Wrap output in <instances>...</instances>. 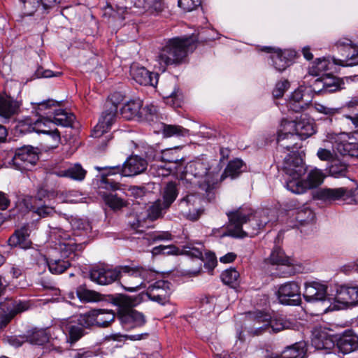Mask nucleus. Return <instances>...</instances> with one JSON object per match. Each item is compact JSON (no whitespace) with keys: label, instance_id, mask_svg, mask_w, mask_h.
<instances>
[{"label":"nucleus","instance_id":"nucleus-49","mask_svg":"<svg viewBox=\"0 0 358 358\" xmlns=\"http://www.w3.org/2000/svg\"><path fill=\"white\" fill-rule=\"evenodd\" d=\"M353 289L351 287L341 286L336 291L334 300L341 304L352 303L351 295H353Z\"/></svg>","mask_w":358,"mask_h":358},{"label":"nucleus","instance_id":"nucleus-20","mask_svg":"<svg viewBox=\"0 0 358 358\" xmlns=\"http://www.w3.org/2000/svg\"><path fill=\"white\" fill-rule=\"evenodd\" d=\"M285 127L284 123L281 122L278 133V148L281 151L285 150L291 151L292 154L296 153L295 150L301 147V140L292 131L285 130Z\"/></svg>","mask_w":358,"mask_h":358},{"label":"nucleus","instance_id":"nucleus-52","mask_svg":"<svg viewBox=\"0 0 358 358\" xmlns=\"http://www.w3.org/2000/svg\"><path fill=\"white\" fill-rule=\"evenodd\" d=\"M105 203L113 210H119L127 205V202L116 194H103Z\"/></svg>","mask_w":358,"mask_h":358},{"label":"nucleus","instance_id":"nucleus-11","mask_svg":"<svg viewBox=\"0 0 358 358\" xmlns=\"http://www.w3.org/2000/svg\"><path fill=\"white\" fill-rule=\"evenodd\" d=\"M118 282L127 291L135 292L142 287L139 267L118 266Z\"/></svg>","mask_w":358,"mask_h":358},{"label":"nucleus","instance_id":"nucleus-42","mask_svg":"<svg viewBox=\"0 0 358 358\" xmlns=\"http://www.w3.org/2000/svg\"><path fill=\"white\" fill-rule=\"evenodd\" d=\"M168 209L161 199H157L148 208L147 218L150 221L162 218Z\"/></svg>","mask_w":358,"mask_h":358},{"label":"nucleus","instance_id":"nucleus-34","mask_svg":"<svg viewBox=\"0 0 358 358\" xmlns=\"http://www.w3.org/2000/svg\"><path fill=\"white\" fill-rule=\"evenodd\" d=\"M53 173L59 177H66L81 181L85 178L87 171L80 164H75L67 169L54 171Z\"/></svg>","mask_w":358,"mask_h":358},{"label":"nucleus","instance_id":"nucleus-17","mask_svg":"<svg viewBox=\"0 0 358 358\" xmlns=\"http://www.w3.org/2000/svg\"><path fill=\"white\" fill-rule=\"evenodd\" d=\"M277 295L280 303L284 305L296 306L301 303L300 287L296 282H289L280 285Z\"/></svg>","mask_w":358,"mask_h":358},{"label":"nucleus","instance_id":"nucleus-18","mask_svg":"<svg viewBox=\"0 0 358 358\" xmlns=\"http://www.w3.org/2000/svg\"><path fill=\"white\" fill-rule=\"evenodd\" d=\"M269 315L262 311L248 313L249 324H246L248 334L252 336H260L269 331Z\"/></svg>","mask_w":358,"mask_h":358},{"label":"nucleus","instance_id":"nucleus-7","mask_svg":"<svg viewBox=\"0 0 358 358\" xmlns=\"http://www.w3.org/2000/svg\"><path fill=\"white\" fill-rule=\"evenodd\" d=\"M29 301L6 298L0 303V330L3 329L17 314L31 308Z\"/></svg>","mask_w":358,"mask_h":358},{"label":"nucleus","instance_id":"nucleus-39","mask_svg":"<svg viewBox=\"0 0 358 358\" xmlns=\"http://www.w3.org/2000/svg\"><path fill=\"white\" fill-rule=\"evenodd\" d=\"M141 106V100H131L121 108V115L126 120H131L139 114Z\"/></svg>","mask_w":358,"mask_h":358},{"label":"nucleus","instance_id":"nucleus-12","mask_svg":"<svg viewBox=\"0 0 358 358\" xmlns=\"http://www.w3.org/2000/svg\"><path fill=\"white\" fill-rule=\"evenodd\" d=\"M324 177L322 171L315 169L310 171L306 180L287 181L286 187L293 193L302 194L308 189L318 187L323 182Z\"/></svg>","mask_w":358,"mask_h":358},{"label":"nucleus","instance_id":"nucleus-53","mask_svg":"<svg viewBox=\"0 0 358 358\" xmlns=\"http://www.w3.org/2000/svg\"><path fill=\"white\" fill-rule=\"evenodd\" d=\"M240 277L239 273L234 268H230L224 271L221 274L222 281L229 285L237 284Z\"/></svg>","mask_w":358,"mask_h":358},{"label":"nucleus","instance_id":"nucleus-4","mask_svg":"<svg viewBox=\"0 0 358 358\" xmlns=\"http://www.w3.org/2000/svg\"><path fill=\"white\" fill-rule=\"evenodd\" d=\"M114 302L120 307L117 317L125 329L129 330L145 324L146 321L144 315L131 308L141 302L139 296L120 294L114 299Z\"/></svg>","mask_w":358,"mask_h":358},{"label":"nucleus","instance_id":"nucleus-50","mask_svg":"<svg viewBox=\"0 0 358 358\" xmlns=\"http://www.w3.org/2000/svg\"><path fill=\"white\" fill-rule=\"evenodd\" d=\"M48 266L52 273L57 275L64 273L71 264L69 261L64 259H50Z\"/></svg>","mask_w":358,"mask_h":358},{"label":"nucleus","instance_id":"nucleus-28","mask_svg":"<svg viewBox=\"0 0 358 358\" xmlns=\"http://www.w3.org/2000/svg\"><path fill=\"white\" fill-rule=\"evenodd\" d=\"M246 170L245 164L240 159L231 160L223 173L218 176L219 184L224 180L227 178L235 179L238 178L243 172Z\"/></svg>","mask_w":358,"mask_h":358},{"label":"nucleus","instance_id":"nucleus-36","mask_svg":"<svg viewBox=\"0 0 358 358\" xmlns=\"http://www.w3.org/2000/svg\"><path fill=\"white\" fill-rule=\"evenodd\" d=\"M269 262L271 264L292 266L295 261L294 259L287 256L284 251L278 246H275L269 257Z\"/></svg>","mask_w":358,"mask_h":358},{"label":"nucleus","instance_id":"nucleus-6","mask_svg":"<svg viewBox=\"0 0 358 358\" xmlns=\"http://www.w3.org/2000/svg\"><path fill=\"white\" fill-rule=\"evenodd\" d=\"M327 141L332 143L333 148L343 156L358 158V142L350 134L328 133Z\"/></svg>","mask_w":358,"mask_h":358},{"label":"nucleus","instance_id":"nucleus-26","mask_svg":"<svg viewBox=\"0 0 358 358\" xmlns=\"http://www.w3.org/2000/svg\"><path fill=\"white\" fill-rule=\"evenodd\" d=\"M312 87L315 93L326 94L338 91L340 89V82L338 78L327 74L315 79Z\"/></svg>","mask_w":358,"mask_h":358},{"label":"nucleus","instance_id":"nucleus-51","mask_svg":"<svg viewBox=\"0 0 358 358\" xmlns=\"http://www.w3.org/2000/svg\"><path fill=\"white\" fill-rule=\"evenodd\" d=\"M345 108L353 114L348 117L352 120L356 128V132H358V96H354L347 102Z\"/></svg>","mask_w":358,"mask_h":358},{"label":"nucleus","instance_id":"nucleus-48","mask_svg":"<svg viewBox=\"0 0 358 358\" xmlns=\"http://www.w3.org/2000/svg\"><path fill=\"white\" fill-rule=\"evenodd\" d=\"M162 133L165 137H180L188 136L189 130L179 125L164 124Z\"/></svg>","mask_w":358,"mask_h":358},{"label":"nucleus","instance_id":"nucleus-21","mask_svg":"<svg viewBox=\"0 0 358 358\" xmlns=\"http://www.w3.org/2000/svg\"><path fill=\"white\" fill-rule=\"evenodd\" d=\"M90 279L99 285H108L118 278V266L110 268L108 266H96L90 272Z\"/></svg>","mask_w":358,"mask_h":358},{"label":"nucleus","instance_id":"nucleus-19","mask_svg":"<svg viewBox=\"0 0 358 358\" xmlns=\"http://www.w3.org/2000/svg\"><path fill=\"white\" fill-rule=\"evenodd\" d=\"M282 169L291 178L287 181H300L301 177L306 172L302 159L296 153L289 154L285 157Z\"/></svg>","mask_w":358,"mask_h":358},{"label":"nucleus","instance_id":"nucleus-35","mask_svg":"<svg viewBox=\"0 0 358 358\" xmlns=\"http://www.w3.org/2000/svg\"><path fill=\"white\" fill-rule=\"evenodd\" d=\"M19 103L10 96L0 95V115L6 118L17 113Z\"/></svg>","mask_w":358,"mask_h":358},{"label":"nucleus","instance_id":"nucleus-24","mask_svg":"<svg viewBox=\"0 0 358 358\" xmlns=\"http://www.w3.org/2000/svg\"><path fill=\"white\" fill-rule=\"evenodd\" d=\"M83 314H80L76 320H71L64 324V331L66 334L67 342L74 344L83 337L86 332L85 329H90V326H86L81 321Z\"/></svg>","mask_w":358,"mask_h":358},{"label":"nucleus","instance_id":"nucleus-37","mask_svg":"<svg viewBox=\"0 0 358 358\" xmlns=\"http://www.w3.org/2000/svg\"><path fill=\"white\" fill-rule=\"evenodd\" d=\"M162 201L164 204L165 208H169L174 202L178 195V189L175 182H169L164 187L162 193Z\"/></svg>","mask_w":358,"mask_h":358},{"label":"nucleus","instance_id":"nucleus-43","mask_svg":"<svg viewBox=\"0 0 358 358\" xmlns=\"http://www.w3.org/2000/svg\"><path fill=\"white\" fill-rule=\"evenodd\" d=\"M173 89L170 91L163 90V96L167 103L173 107H180L182 100V95L180 89L176 86L175 82L172 83Z\"/></svg>","mask_w":358,"mask_h":358},{"label":"nucleus","instance_id":"nucleus-2","mask_svg":"<svg viewBox=\"0 0 358 358\" xmlns=\"http://www.w3.org/2000/svg\"><path fill=\"white\" fill-rule=\"evenodd\" d=\"M194 36L174 37L168 39L160 50L157 60L162 71L169 66H178L186 62L189 52L195 48Z\"/></svg>","mask_w":358,"mask_h":358},{"label":"nucleus","instance_id":"nucleus-62","mask_svg":"<svg viewBox=\"0 0 358 358\" xmlns=\"http://www.w3.org/2000/svg\"><path fill=\"white\" fill-rule=\"evenodd\" d=\"M289 87V83L287 80L278 82L273 91V96L277 99L282 97Z\"/></svg>","mask_w":358,"mask_h":358},{"label":"nucleus","instance_id":"nucleus-15","mask_svg":"<svg viewBox=\"0 0 358 358\" xmlns=\"http://www.w3.org/2000/svg\"><path fill=\"white\" fill-rule=\"evenodd\" d=\"M260 50L271 54L272 65L280 72L285 71L290 65L296 55L292 50H281L271 46H264Z\"/></svg>","mask_w":358,"mask_h":358},{"label":"nucleus","instance_id":"nucleus-61","mask_svg":"<svg viewBox=\"0 0 358 358\" xmlns=\"http://www.w3.org/2000/svg\"><path fill=\"white\" fill-rule=\"evenodd\" d=\"M201 3V0H178V6L185 11L194 10Z\"/></svg>","mask_w":358,"mask_h":358},{"label":"nucleus","instance_id":"nucleus-64","mask_svg":"<svg viewBox=\"0 0 358 358\" xmlns=\"http://www.w3.org/2000/svg\"><path fill=\"white\" fill-rule=\"evenodd\" d=\"M76 245L75 244H71L70 243H60V250H62V255L63 257H69L71 254L73 253V252L76 249Z\"/></svg>","mask_w":358,"mask_h":358},{"label":"nucleus","instance_id":"nucleus-8","mask_svg":"<svg viewBox=\"0 0 358 358\" xmlns=\"http://www.w3.org/2000/svg\"><path fill=\"white\" fill-rule=\"evenodd\" d=\"M148 167L147 161L138 156H131L121 166L110 167L96 166L98 171H108L107 175L120 173L123 176H134L145 171Z\"/></svg>","mask_w":358,"mask_h":358},{"label":"nucleus","instance_id":"nucleus-46","mask_svg":"<svg viewBox=\"0 0 358 358\" xmlns=\"http://www.w3.org/2000/svg\"><path fill=\"white\" fill-rule=\"evenodd\" d=\"M269 322L268 332L278 333L282 330L289 329L292 326V322L282 317H271L268 320Z\"/></svg>","mask_w":358,"mask_h":358},{"label":"nucleus","instance_id":"nucleus-38","mask_svg":"<svg viewBox=\"0 0 358 358\" xmlns=\"http://www.w3.org/2000/svg\"><path fill=\"white\" fill-rule=\"evenodd\" d=\"M27 342L32 345H42L48 343L49 336L45 329H33L25 334Z\"/></svg>","mask_w":358,"mask_h":358},{"label":"nucleus","instance_id":"nucleus-55","mask_svg":"<svg viewBox=\"0 0 358 358\" xmlns=\"http://www.w3.org/2000/svg\"><path fill=\"white\" fill-rule=\"evenodd\" d=\"M329 62L326 59H318L309 69V73L313 76H318L320 73L329 69Z\"/></svg>","mask_w":358,"mask_h":358},{"label":"nucleus","instance_id":"nucleus-59","mask_svg":"<svg viewBox=\"0 0 358 358\" xmlns=\"http://www.w3.org/2000/svg\"><path fill=\"white\" fill-rule=\"evenodd\" d=\"M95 356H96V353L89 348L73 350L71 353V358H92Z\"/></svg>","mask_w":358,"mask_h":358},{"label":"nucleus","instance_id":"nucleus-27","mask_svg":"<svg viewBox=\"0 0 358 358\" xmlns=\"http://www.w3.org/2000/svg\"><path fill=\"white\" fill-rule=\"evenodd\" d=\"M54 124L52 117H39L32 125H30L28 131H36L38 134H48L50 135L52 139L58 142L60 139L59 133L57 129H52L51 124Z\"/></svg>","mask_w":358,"mask_h":358},{"label":"nucleus","instance_id":"nucleus-3","mask_svg":"<svg viewBox=\"0 0 358 358\" xmlns=\"http://www.w3.org/2000/svg\"><path fill=\"white\" fill-rule=\"evenodd\" d=\"M222 167L210 166L209 162L196 159L189 162L185 166V178L193 176L197 179L199 188L204 191L208 201L215 198V190L219 187L218 176Z\"/></svg>","mask_w":358,"mask_h":358},{"label":"nucleus","instance_id":"nucleus-25","mask_svg":"<svg viewBox=\"0 0 358 358\" xmlns=\"http://www.w3.org/2000/svg\"><path fill=\"white\" fill-rule=\"evenodd\" d=\"M327 286L317 282L306 283L303 292V298L308 302L322 301L329 302L330 299H327Z\"/></svg>","mask_w":358,"mask_h":358},{"label":"nucleus","instance_id":"nucleus-58","mask_svg":"<svg viewBox=\"0 0 358 358\" xmlns=\"http://www.w3.org/2000/svg\"><path fill=\"white\" fill-rule=\"evenodd\" d=\"M34 3L36 4L34 7H41V14H45L49 10L55 6L58 3V0H34Z\"/></svg>","mask_w":358,"mask_h":358},{"label":"nucleus","instance_id":"nucleus-45","mask_svg":"<svg viewBox=\"0 0 358 358\" xmlns=\"http://www.w3.org/2000/svg\"><path fill=\"white\" fill-rule=\"evenodd\" d=\"M76 294L79 299L84 302H96L102 300L101 294L88 289L85 285H80L77 288Z\"/></svg>","mask_w":358,"mask_h":358},{"label":"nucleus","instance_id":"nucleus-31","mask_svg":"<svg viewBox=\"0 0 358 358\" xmlns=\"http://www.w3.org/2000/svg\"><path fill=\"white\" fill-rule=\"evenodd\" d=\"M134 7L137 9L136 13H143L145 11L159 13L164 10L163 0H131Z\"/></svg>","mask_w":358,"mask_h":358},{"label":"nucleus","instance_id":"nucleus-10","mask_svg":"<svg viewBox=\"0 0 358 358\" xmlns=\"http://www.w3.org/2000/svg\"><path fill=\"white\" fill-rule=\"evenodd\" d=\"M336 46L341 53L343 58L334 57V64L342 66H352L358 64V47L353 45L350 39H340L336 42Z\"/></svg>","mask_w":358,"mask_h":358},{"label":"nucleus","instance_id":"nucleus-32","mask_svg":"<svg viewBox=\"0 0 358 358\" xmlns=\"http://www.w3.org/2000/svg\"><path fill=\"white\" fill-rule=\"evenodd\" d=\"M8 243L10 246L28 248L31 243L29 239V227L23 226L20 229L16 230L9 238Z\"/></svg>","mask_w":358,"mask_h":358},{"label":"nucleus","instance_id":"nucleus-41","mask_svg":"<svg viewBox=\"0 0 358 358\" xmlns=\"http://www.w3.org/2000/svg\"><path fill=\"white\" fill-rule=\"evenodd\" d=\"M54 124L63 127H72L75 120V115L72 113H68L62 109L54 110L52 116Z\"/></svg>","mask_w":358,"mask_h":358},{"label":"nucleus","instance_id":"nucleus-57","mask_svg":"<svg viewBox=\"0 0 358 358\" xmlns=\"http://www.w3.org/2000/svg\"><path fill=\"white\" fill-rule=\"evenodd\" d=\"M302 101L303 94L300 91H294V92L292 94L288 107L295 112H299L303 108V106L300 105V103Z\"/></svg>","mask_w":358,"mask_h":358},{"label":"nucleus","instance_id":"nucleus-13","mask_svg":"<svg viewBox=\"0 0 358 358\" xmlns=\"http://www.w3.org/2000/svg\"><path fill=\"white\" fill-rule=\"evenodd\" d=\"M171 284L167 280H157L155 283L150 285L145 293H141L137 296L144 300V297L147 296L149 299L156 301L160 304H165L169 301V296L171 294Z\"/></svg>","mask_w":358,"mask_h":358},{"label":"nucleus","instance_id":"nucleus-33","mask_svg":"<svg viewBox=\"0 0 358 358\" xmlns=\"http://www.w3.org/2000/svg\"><path fill=\"white\" fill-rule=\"evenodd\" d=\"M311 343L317 350H330L335 345L330 335L324 331L318 330L314 331Z\"/></svg>","mask_w":358,"mask_h":358},{"label":"nucleus","instance_id":"nucleus-30","mask_svg":"<svg viewBox=\"0 0 358 358\" xmlns=\"http://www.w3.org/2000/svg\"><path fill=\"white\" fill-rule=\"evenodd\" d=\"M336 345L343 354L354 352L358 349V336L351 332H345L338 339Z\"/></svg>","mask_w":358,"mask_h":358},{"label":"nucleus","instance_id":"nucleus-40","mask_svg":"<svg viewBox=\"0 0 358 358\" xmlns=\"http://www.w3.org/2000/svg\"><path fill=\"white\" fill-rule=\"evenodd\" d=\"M306 349L303 343H296L295 344L287 347L282 352L280 358H306Z\"/></svg>","mask_w":358,"mask_h":358},{"label":"nucleus","instance_id":"nucleus-14","mask_svg":"<svg viewBox=\"0 0 358 358\" xmlns=\"http://www.w3.org/2000/svg\"><path fill=\"white\" fill-rule=\"evenodd\" d=\"M113 311L106 309H94L83 314L82 322L86 326L106 327L115 320Z\"/></svg>","mask_w":358,"mask_h":358},{"label":"nucleus","instance_id":"nucleus-1","mask_svg":"<svg viewBox=\"0 0 358 358\" xmlns=\"http://www.w3.org/2000/svg\"><path fill=\"white\" fill-rule=\"evenodd\" d=\"M268 210L254 211L248 206L227 213L229 224L226 234L234 238L255 236L269 222Z\"/></svg>","mask_w":358,"mask_h":358},{"label":"nucleus","instance_id":"nucleus-44","mask_svg":"<svg viewBox=\"0 0 358 358\" xmlns=\"http://www.w3.org/2000/svg\"><path fill=\"white\" fill-rule=\"evenodd\" d=\"M59 106V102L55 100H47L37 104L35 108L36 113L38 117H52L54 110Z\"/></svg>","mask_w":358,"mask_h":358},{"label":"nucleus","instance_id":"nucleus-47","mask_svg":"<svg viewBox=\"0 0 358 358\" xmlns=\"http://www.w3.org/2000/svg\"><path fill=\"white\" fill-rule=\"evenodd\" d=\"M162 162L178 164L182 160L178 148L166 149L157 157Z\"/></svg>","mask_w":358,"mask_h":358},{"label":"nucleus","instance_id":"nucleus-63","mask_svg":"<svg viewBox=\"0 0 358 358\" xmlns=\"http://www.w3.org/2000/svg\"><path fill=\"white\" fill-rule=\"evenodd\" d=\"M139 273L141 274V278L142 280V287H145V282H149L152 280L155 277V273L143 267H139Z\"/></svg>","mask_w":358,"mask_h":358},{"label":"nucleus","instance_id":"nucleus-56","mask_svg":"<svg viewBox=\"0 0 358 358\" xmlns=\"http://www.w3.org/2000/svg\"><path fill=\"white\" fill-rule=\"evenodd\" d=\"M296 220L301 224H304L311 222L314 218L313 212L308 208H303L297 211L296 214Z\"/></svg>","mask_w":358,"mask_h":358},{"label":"nucleus","instance_id":"nucleus-9","mask_svg":"<svg viewBox=\"0 0 358 358\" xmlns=\"http://www.w3.org/2000/svg\"><path fill=\"white\" fill-rule=\"evenodd\" d=\"M38 160L37 149L27 145L16 150L12 162L15 169L24 171L31 170Z\"/></svg>","mask_w":358,"mask_h":358},{"label":"nucleus","instance_id":"nucleus-54","mask_svg":"<svg viewBox=\"0 0 358 358\" xmlns=\"http://www.w3.org/2000/svg\"><path fill=\"white\" fill-rule=\"evenodd\" d=\"M149 172L155 177H166L171 174V169L165 165L155 163L150 166Z\"/></svg>","mask_w":358,"mask_h":358},{"label":"nucleus","instance_id":"nucleus-16","mask_svg":"<svg viewBox=\"0 0 358 358\" xmlns=\"http://www.w3.org/2000/svg\"><path fill=\"white\" fill-rule=\"evenodd\" d=\"M202 199L197 194H188L180 201V206L184 210L187 217L192 221L199 218L203 212Z\"/></svg>","mask_w":358,"mask_h":358},{"label":"nucleus","instance_id":"nucleus-23","mask_svg":"<svg viewBox=\"0 0 358 358\" xmlns=\"http://www.w3.org/2000/svg\"><path fill=\"white\" fill-rule=\"evenodd\" d=\"M130 76L132 80L141 85L156 87L158 83L159 74L157 73L151 72L145 67L136 64L131 65Z\"/></svg>","mask_w":358,"mask_h":358},{"label":"nucleus","instance_id":"nucleus-5","mask_svg":"<svg viewBox=\"0 0 358 358\" xmlns=\"http://www.w3.org/2000/svg\"><path fill=\"white\" fill-rule=\"evenodd\" d=\"M122 100L123 96L120 92H114L109 96L105 104V110L92 131V136L99 138L110 129L117 117L118 106Z\"/></svg>","mask_w":358,"mask_h":358},{"label":"nucleus","instance_id":"nucleus-29","mask_svg":"<svg viewBox=\"0 0 358 358\" xmlns=\"http://www.w3.org/2000/svg\"><path fill=\"white\" fill-rule=\"evenodd\" d=\"M322 199L328 201H343L350 203V189L346 187L324 189L320 192Z\"/></svg>","mask_w":358,"mask_h":358},{"label":"nucleus","instance_id":"nucleus-22","mask_svg":"<svg viewBox=\"0 0 358 358\" xmlns=\"http://www.w3.org/2000/svg\"><path fill=\"white\" fill-rule=\"evenodd\" d=\"M282 122L285 126L284 129L292 131L301 141L308 138L315 132L313 123L309 119L301 118L297 122L282 120Z\"/></svg>","mask_w":358,"mask_h":358},{"label":"nucleus","instance_id":"nucleus-60","mask_svg":"<svg viewBox=\"0 0 358 358\" xmlns=\"http://www.w3.org/2000/svg\"><path fill=\"white\" fill-rule=\"evenodd\" d=\"M99 187L108 190H116L120 188V183L103 176L99 182Z\"/></svg>","mask_w":358,"mask_h":358}]
</instances>
